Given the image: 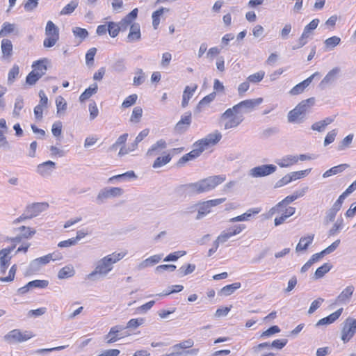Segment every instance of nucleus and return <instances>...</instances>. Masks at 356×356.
<instances>
[{
	"label": "nucleus",
	"mask_w": 356,
	"mask_h": 356,
	"mask_svg": "<svg viewBox=\"0 0 356 356\" xmlns=\"http://www.w3.org/2000/svg\"><path fill=\"white\" fill-rule=\"evenodd\" d=\"M226 177L225 175L210 176L197 182L183 185L185 191L190 194H200L213 190L222 184Z\"/></svg>",
	"instance_id": "1"
},
{
	"label": "nucleus",
	"mask_w": 356,
	"mask_h": 356,
	"mask_svg": "<svg viewBox=\"0 0 356 356\" xmlns=\"http://www.w3.org/2000/svg\"><path fill=\"white\" fill-rule=\"evenodd\" d=\"M314 97L302 101L287 115L288 122L291 123H301L304 121L306 114L314 104Z\"/></svg>",
	"instance_id": "2"
},
{
	"label": "nucleus",
	"mask_w": 356,
	"mask_h": 356,
	"mask_svg": "<svg viewBox=\"0 0 356 356\" xmlns=\"http://www.w3.org/2000/svg\"><path fill=\"white\" fill-rule=\"evenodd\" d=\"M243 120V115L234 107L227 109L220 117V123L225 130L236 128Z\"/></svg>",
	"instance_id": "3"
},
{
	"label": "nucleus",
	"mask_w": 356,
	"mask_h": 356,
	"mask_svg": "<svg viewBox=\"0 0 356 356\" xmlns=\"http://www.w3.org/2000/svg\"><path fill=\"white\" fill-rule=\"evenodd\" d=\"M113 266L107 257H104L96 263L95 270L88 274L87 277L90 280H95L97 275L105 277L113 270Z\"/></svg>",
	"instance_id": "4"
},
{
	"label": "nucleus",
	"mask_w": 356,
	"mask_h": 356,
	"mask_svg": "<svg viewBox=\"0 0 356 356\" xmlns=\"http://www.w3.org/2000/svg\"><path fill=\"white\" fill-rule=\"evenodd\" d=\"M33 337V334L29 331L21 332L18 329H14L8 332L4 337V340L9 343H21L26 341Z\"/></svg>",
	"instance_id": "5"
},
{
	"label": "nucleus",
	"mask_w": 356,
	"mask_h": 356,
	"mask_svg": "<svg viewBox=\"0 0 356 356\" xmlns=\"http://www.w3.org/2000/svg\"><path fill=\"white\" fill-rule=\"evenodd\" d=\"M356 333V319L348 317L343 323L341 339L343 343L349 341Z\"/></svg>",
	"instance_id": "6"
},
{
	"label": "nucleus",
	"mask_w": 356,
	"mask_h": 356,
	"mask_svg": "<svg viewBox=\"0 0 356 356\" xmlns=\"http://www.w3.org/2000/svg\"><path fill=\"white\" fill-rule=\"evenodd\" d=\"M276 170V165L264 164L251 168L248 172V175L252 178L263 177L273 174Z\"/></svg>",
	"instance_id": "7"
},
{
	"label": "nucleus",
	"mask_w": 356,
	"mask_h": 356,
	"mask_svg": "<svg viewBox=\"0 0 356 356\" xmlns=\"http://www.w3.org/2000/svg\"><path fill=\"white\" fill-rule=\"evenodd\" d=\"M125 329L126 327L121 325L113 326L105 336L106 343H113L124 337H129L130 334L127 332H124Z\"/></svg>",
	"instance_id": "8"
},
{
	"label": "nucleus",
	"mask_w": 356,
	"mask_h": 356,
	"mask_svg": "<svg viewBox=\"0 0 356 356\" xmlns=\"http://www.w3.org/2000/svg\"><path fill=\"white\" fill-rule=\"evenodd\" d=\"M263 102L262 98L246 99L234 105L233 107L243 115L244 113H248L252 111L256 106H259Z\"/></svg>",
	"instance_id": "9"
},
{
	"label": "nucleus",
	"mask_w": 356,
	"mask_h": 356,
	"mask_svg": "<svg viewBox=\"0 0 356 356\" xmlns=\"http://www.w3.org/2000/svg\"><path fill=\"white\" fill-rule=\"evenodd\" d=\"M123 193V190L119 187L104 188L99 192L97 196V203L102 204L105 200L110 197H120Z\"/></svg>",
	"instance_id": "10"
},
{
	"label": "nucleus",
	"mask_w": 356,
	"mask_h": 356,
	"mask_svg": "<svg viewBox=\"0 0 356 356\" xmlns=\"http://www.w3.org/2000/svg\"><path fill=\"white\" fill-rule=\"evenodd\" d=\"M225 201V198H219L211 200H208L206 202H203L200 204L197 215L196 216L197 220H200L207 214L210 213L211 208L213 207H216Z\"/></svg>",
	"instance_id": "11"
},
{
	"label": "nucleus",
	"mask_w": 356,
	"mask_h": 356,
	"mask_svg": "<svg viewBox=\"0 0 356 356\" xmlns=\"http://www.w3.org/2000/svg\"><path fill=\"white\" fill-rule=\"evenodd\" d=\"M222 138V134L218 131H216L207 135L205 138L199 140L197 141V145H201L204 149H207L209 146L216 145Z\"/></svg>",
	"instance_id": "12"
},
{
	"label": "nucleus",
	"mask_w": 356,
	"mask_h": 356,
	"mask_svg": "<svg viewBox=\"0 0 356 356\" xmlns=\"http://www.w3.org/2000/svg\"><path fill=\"white\" fill-rule=\"evenodd\" d=\"M204 151L201 145H197V141L193 144V149L189 153L186 154L181 157L178 161V164H184L187 161H192Z\"/></svg>",
	"instance_id": "13"
},
{
	"label": "nucleus",
	"mask_w": 356,
	"mask_h": 356,
	"mask_svg": "<svg viewBox=\"0 0 356 356\" xmlns=\"http://www.w3.org/2000/svg\"><path fill=\"white\" fill-rule=\"evenodd\" d=\"M191 123V113H187L181 116V120L176 124L174 129L177 134L184 133Z\"/></svg>",
	"instance_id": "14"
},
{
	"label": "nucleus",
	"mask_w": 356,
	"mask_h": 356,
	"mask_svg": "<svg viewBox=\"0 0 356 356\" xmlns=\"http://www.w3.org/2000/svg\"><path fill=\"white\" fill-rule=\"evenodd\" d=\"M162 259V254H154L142 261L136 266V270L140 271L146 268L153 266Z\"/></svg>",
	"instance_id": "15"
},
{
	"label": "nucleus",
	"mask_w": 356,
	"mask_h": 356,
	"mask_svg": "<svg viewBox=\"0 0 356 356\" xmlns=\"http://www.w3.org/2000/svg\"><path fill=\"white\" fill-rule=\"evenodd\" d=\"M319 75L318 72H315L309 77L302 81L301 83L295 86L289 92L291 95H297L301 94L305 89L309 86L314 77Z\"/></svg>",
	"instance_id": "16"
},
{
	"label": "nucleus",
	"mask_w": 356,
	"mask_h": 356,
	"mask_svg": "<svg viewBox=\"0 0 356 356\" xmlns=\"http://www.w3.org/2000/svg\"><path fill=\"white\" fill-rule=\"evenodd\" d=\"M56 168V163L53 161H48L39 164L37 166V172L42 177L49 176Z\"/></svg>",
	"instance_id": "17"
},
{
	"label": "nucleus",
	"mask_w": 356,
	"mask_h": 356,
	"mask_svg": "<svg viewBox=\"0 0 356 356\" xmlns=\"http://www.w3.org/2000/svg\"><path fill=\"white\" fill-rule=\"evenodd\" d=\"M167 147V143L164 139H159L154 143L147 151V157H153L159 154L160 152Z\"/></svg>",
	"instance_id": "18"
},
{
	"label": "nucleus",
	"mask_w": 356,
	"mask_h": 356,
	"mask_svg": "<svg viewBox=\"0 0 356 356\" xmlns=\"http://www.w3.org/2000/svg\"><path fill=\"white\" fill-rule=\"evenodd\" d=\"M314 238V234H310L307 236H302L300 238L299 243L297 244L296 251L300 252L306 251L309 246L312 243Z\"/></svg>",
	"instance_id": "19"
},
{
	"label": "nucleus",
	"mask_w": 356,
	"mask_h": 356,
	"mask_svg": "<svg viewBox=\"0 0 356 356\" xmlns=\"http://www.w3.org/2000/svg\"><path fill=\"white\" fill-rule=\"evenodd\" d=\"M343 312V308H340L334 313L331 314L327 317L323 318L320 319L316 324V327H319L321 325H329L334 323L336 320H337L339 316L341 315Z\"/></svg>",
	"instance_id": "20"
},
{
	"label": "nucleus",
	"mask_w": 356,
	"mask_h": 356,
	"mask_svg": "<svg viewBox=\"0 0 356 356\" xmlns=\"http://www.w3.org/2000/svg\"><path fill=\"white\" fill-rule=\"evenodd\" d=\"M298 161V157L296 155H286L280 159H277L275 163L281 168H289Z\"/></svg>",
	"instance_id": "21"
},
{
	"label": "nucleus",
	"mask_w": 356,
	"mask_h": 356,
	"mask_svg": "<svg viewBox=\"0 0 356 356\" xmlns=\"http://www.w3.org/2000/svg\"><path fill=\"white\" fill-rule=\"evenodd\" d=\"M141 38L140 25L138 23H134L131 25L129 33L127 35V40L129 42L138 41Z\"/></svg>",
	"instance_id": "22"
},
{
	"label": "nucleus",
	"mask_w": 356,
	"mask_h": 356,
	"mask_svg": "<svg viewBox=\"0 0 356 356\" xmlns=\"http://www.w3.org/2000/svg\"><path fill=\"white\" fill-rule=\"evenodd\" d=\"M261 211V209L259 208H252L248 210L245 213L242 215L238 216L236 217L232 218L229 220V222H241V221H248L250 218L255 214L259 213Z\"/></svg>",
	"instance_id": "23"
},
{
	"label": "nucleus",
	"mask_w": 356,
	"mask_h": 356,
	"mask_svg": "<svg viewBox=\"0 0 356 356\" xmlns=\"http://www.w3.org/2000/svg\"><path fill=\"white\" fill-rule=\"evenodd\" d=\"M354 289L355 288L353 285L346 287L337 296V301L343 304L347 303L352 297Z\"/></svg>",
	"instance_id": "24"
},
{
	"label": "nucleus",
	"mask_w": 356,
	"mask_h": 356,
	"mask_svg": "<svg viewBox=\"0 0 356 356\" xmlns=\"http://www.w3.org/2000/svg\"><path fill=\"white\" fill-rule=\"evenodd\" d=\"M47 59L39 60L34 62L32 65V71L37 74H38V75L42 77L44 74H45L47 70Z\"/></svg>",
	"instance_id": "25"
},
{
	"label": "nucleus",
	"mask_w": 356,
	"mask_h": 356,
	"mask_svg": "<svg viewBox=\"0 0 356 356\" xmlns=\"http://www.w3.org/2000/svg\"><path fill=\"white\" fill-rule=\"evenodd\" d=\"M2 58H9L13 54V44L8 39H3L1 44Z\"/></svg>",
	"instance_id": "26"
},
{
	"label": "nucleus",
	"mask_w": 356,
	"mask_h": 356,
	"mask_svg": "<svg viewBox=\"0 0 356 356\" xmlns=\"http://www.w3.org/2000/svg\"><path fill=\"white\" fill-rule=\"evenodd\" d=\"M47 207L45 203H35L29 206L26 209V213L29 214L31 218L38 216L43 209Z\"/></svg>",
	"instance_id": "27"
},
{
	"label": "nucleus",
	"mask_w": 356,
	"mask_h": 356,
	"mask_svg": "<svg viewBox=\"0 0 356 356\" xmlns=\"http://www.w3.org/2000/svg\"><path fill=\"white\" fill-rule=\"evenodd\" d=\"M14 248L15 245L0 250V268H7V265L8 264L10 259V257H8V254L13 250Z\"/></svg>",
	"instance_id": "28"
},
{
	"label": "nucleus",
	"mask_w": 356,
	"mask_h": 356,
	"mask_svg": "<svg viewBox=\"0 0 356 356\" xmlns=\"http://www.w3.org/2000/svg\"><path fill=\"white\" fill-rule=\"evenodd\" d=\"M45 35L47 37L59 38V29L51 21H48L45 27Z\"/></svg>",
	"instance_id": "29"
},
{
	"label": "nucleus",
	"mask_w": 356,
	"mask_h": 356,
	"mask_svg": "<svg viewBox=\"0 0 356 356\" xmlns=\"http://www.w3.org/2000/svg\"><path fill=\"white\" fill-rule=\"evenodd\" d=\"M197 88V85H195L193 88H191L190 86H186L184 90L183 96H182V102H181V106L183 107H186L188 104L189 99L193 96L194 92L196 90Z\"/></svg>",
	"instance_id": "30"
},
{
	"label": "nucleus",
	"mask_w": 356,
	"mask_h": 356,
	"mask_svg": "<svg viewBox=\"0 0 356 356\" xmlns=\"http://www.w3.org/2000/svg\"><path fill=\"white\" fill-rule=\"evenodd\" d=\"M75 274V270L71 265L65 266L62 268L58 273V277L59 279L69 278Z\"/></svg>",
	"instance_id": "31"
},
{
	"label": "nucleus",
	"mask_w": 356,
	"mask_h": 356,
	"mask_svg": "<svg viewBox=\"0 0 356 356\" xmlns=\"http://www.w3.org/2000/svg\"><path fill=\"white\" fill-rule=\"evenodd\" d=\"M136 177H136L135 172L134 171L131 170V171H127L125 173L115 175V176L110 177L108 179V183H113V181L114 180L124 181V180L129 179H135Z\"/></svg>",
	"instance_id": "32"
},
{
	"label": "nucleus",
	"mask_w": 356,
	"mask_h": 356,
	"mask_svg": "<svg viewBox=\"0 0 356 356\" xmlns=\"http://www.w3.org/2000/svg\"><path fill=\"white\" fill-rule=\"evenodd\" d=\"M98 86L97 83L92 84L88 88L86 89L85 91L80 95L79 101L83 102L89 99L92 95L95 94L97 91Z\"/></svg>",
	"instance_id": "33"
},
{
	"label": "nucleus",
	"mask_w": 356,
	"mask_h": 356,
	"mask_svg": "<svg viewBox=\"0 0 356 356\" xmlns=\"http://www.w3.org/2000/svg\"><path fill=\"white\" fill-rule=\"evenodd\" d=\"M348 166L349 165L348 164H341V165L332 167L330 170L325 171L323 174V177L327 178L332 175H334L338 173H340V172H343V170H345L347 168H348Z\"/></svg>",
	"instance_id": "34"
},
{
	"label": "nucleus",
	"mask_w": 356,
	"mask_h": 356,
	"mask_svg": "<svg viewBox=\"0 0 356 356\" xmlns=\"http://www.w3.org/2000/svg\"><path fill=\"white\" fill-rule=\"evenodd\" d=\"M293 200L291 198L290 195L286 196L284 200L277 204L275 207H273L270 209V212L272 214L275 213H280V211H283V208L286 207L289 204L291 203Z\"/></svg>",
	"instance_id": "35"
},
{
	"label": "nucleus",
	"mask_w": 356,
	"mask_h": 356,
	"mask_svg": "<svg viewBox=\"0 0 356 356\" xmlns=\"http://www.w3.org/2000/svg\"><path fill=\"white\" fill-rule=\"evenodd\" d=\"M241 284L240 282H234L232 284L227 285L222 287L220 291V295L228 296L232 294L236 290L241 287Z\"/></svg>",
	"instance_id": "36"
},
{
	"label": "nucleus",
	"mask_w": 356,
	"mask_h": 356,
	"mask_svg": "<svg viewBox=\"0 0 356 356\" xmlns=\"http://www.w3.org/2000/svg\"><path fill=\"white\" fill-rule=\"evenodd\" d=\"M134 77L133 80V85L135 86H138L143 84L146 80V75L143 70L140 68H138L134 72Z\"/></svg>",
	"instance_id": "37"
},
{
	"label": "nucleus",
	"mask_w": 356,
	"mask_h": 356,
	"mask_svg": "<svg viewBox=\"0 0 356 356\" xmlns=\"http://www.w3.org/2000/svg\"><path fill=\"white\" fill-rule=\"evenodd\" d=\"M172 159L170 154L157 157L152 164L153 168H159L168 163Z\"/></svg>",
	"instance_id": "38"
},
{
	"label": "nucleus",
	"mask_w": 356,
	"mask_h": 356,
	"mask_svg": "<svg viewBox=\"0 0 356 356\" xmlns=\"http://www.w3.org/2000/svg\"><path fill=\"white\" fill-rule=\"evenodd\" d=\"M339 72V69L338 67L333 68L330 70L326 76L323 78V79L321 82V86H325L327 83L333 82L338 73Z\"/></svg>",
	"instance_id": "39"
},
{
	"label": "nucleus",
	"mask_w": 356,
	"mask_h": 356,
	"mask_svg": "<svg viewBox=\"0 0 356 356\" xmlns=\"http://www.w3.org/2000/svg\"><path fill=\"white\" fill-rule=\"evenodd\" d=\"M79 0H72L67 4L60 12V15H67L72 13L79 5Z\"/></svg>",
	"instance_id": "40"
},
{
	"label": "nucleus",
	"mask_w": 356,
	"mask_h": 356,
	"mask_svg": "<svg viewBox=\"0 0 356 356\" xmlns=\"http://www.w3.org/2000/svg\"><path fill=\"white\" fill-rule=\"evenodd\" d=\"M332 266L330 263H325L321 266L316 270L314 273L315 279H320L323 277L327 272H329Z\"/></svg>",
	"instance_id": "41"
},
{
	"label": "nucleus",
	"mask_w": 356,
	"mask_h": 356,
	"mask_svg": "<svg viewBox=\"0 0 356 356\" xmlns=\"http://www.w3.org/2000/svg\"><path fill=\"white\" fill-rule=\"evenodd\" d=\"M56 105L58 115H63L67 110V102L62 96H58L56 99Z\"/></svg>",
	"instance_id": "42"
},
{
	"label": "nucleus",
	"mask_w": 356,
	"mask_h": 356,
	"mask_svg": "<svg viewBox=\"0 0 356 356\" xmlns=\"http://www.w3.org/2000/svg\"><path fill=\"white\" fill-rule=\"evenodd\" d=\"M19 74V67L17 65L15 64L10 68L8 74L7 83L8 85H12Z\"/></svg>",
	"instance_id": "43"
},
{
	"label": "nucleus",
	"mask_w": 356,
	"mask_h": 356,
	"mask_svg": "<svg viewBox=\"0 0 356 356\" xmlns=\"http://www.w3.org/2000/svg\"><path fill=\"white\" fill-rule=\"evenodd\" d=\"M41 267L42 266H40V263L35 259L30 263L29 267L27 268V269L26 270L25 275H33V274L36 273L37 272H38L40 270Z\"/></svg>",
	"instance_id": "44"
},
{
	"label": "nucleus",
	"mask_w": 356,
	"mask_h": 356,
	"mask_svg": "<svg viewBox=\"0 0 356 356\" xmlns=\"http://www.w3.org/2000/svg\"><path fill=\"white\" fill-rule=\"evenodd\" d=\"M216 92H212L207 96H205L197 104L196 109L198 111H201V109L203 106L208 105L211 102H213L216 97Z\"/></svg>",
	"instance_id": "45"
},
{
	"label": "nucleus",
	"mask_w": 356,
	"mask_h": 356,
	"mask_svg": "<svg viewBox=\"0 0 356 356\" xmlns=\"http://www.w3.org/2000/svg\"><path fill=\"white\" fill-rule=\"evenodd\" d=\"M165 10L168 11V9L161 8L152 13V25L154 29L158 28L160 23V17L163 15Z\"/></svg>",
	"instance_id": "46"
},
{
	"label": "nucleus",
	"mask_w": 356,
	"mask_h": 356,
	"mask_svg": "<svg viewBox=\"0 0 356 356\" xmlns=\"http://www.w3.org/2000/svg\"><path fill=\"white\" fill-rule=\"evenodd\" d=\"M144 323L145 319L143 318H132L127 322L124 327H126V329H136Z\"/></svg>",
	"instance_id": "47"
},
{
	"label": "nucleus",
	"mask_w": 356,
	"mask_h": 356,
	"mask_svg": "<svg viewBox=\"0 0 356 356\" xmlns=\"http://www.w3.org/2000/svg\"><path fill=\"white\" fill-rule=\"evenodd\" d=\"M24 107V99L22 96H18L15 99L14 110L13 114L15 117H18L20 113V111Z\"/></svg>",
	"instance_id": "48"
},
{
	"label": "nucleus",
	"mask_w": 356,
	"mask_h": 356,
	"mask_svg": "<svg viewBox=\"0 0 356 356\" xmlns=\"http://www.w3.org/2000/svg\"><path fill=\"white\" fill-rule=\"evenodd\" d=\"M107 29L110 36L112 38H115L120 31V28H119L118 24L113 22H108Z\"/></svg>",
	"instance_id": "49"
},
{
	"label": "nucleus",
	"mask_w": 356,
	"mask_h": 356,
	"mask_svg": "<svg viewBox=\"0 0 356 356\" xmlns=\"http://www.w3.org/2000/svg\"><path fill=\"white\" fill-rule=\"evenodd\" d=\"M125 255L126 252H113L106 256V257H107V259L113 266L114 264L122 259L125 257Z\"/></svg>",
	"instance_id": "50"
},
{
	"label": "nucleus",
	"mask_w": 356,
	"mask_h": 356,
	"mask_svg": "<svg viewBox=\"0 0 356 356\" xmlns=\"http://www.w3.org/2000/svg\"><path fill=\"white\" fill-rule=\"evenodd\" d=\"M15 24L8 22L3 23L2 28L0 31V37H4L8 34L14 31Z\"/></svg>",
	"instance_id": "51"
},
{
	"label": "nucleus",
	"mask_w": 356,
	"mask_h": 356,
	"mask_svg": "<svg viewBox=\"0 0 356 356\" xmlns=\"http://www.w3.org/2000/svg\"><path fill=\"white\" fill-rule=\"evenodd\" d=\"M341 42V39L338 36H332L326 39L324 42L326 47L333 49L337 46Z\"/></svg>",
	"instance_id": "52"
},
{
	"label": "nucleus",
	"mask_w": 356,
	"mask_h": 356,
	"mask_svg": "<svg viewBox=\"0 0 356 356\" xmlns=\"http://www.w3.org/2000/svg\"><path fill=\"white\" fill-rule=\"evenodd\" d=\"M72 33L76 38H79L81 40H84L88 36V31L81 27L73 28Z\"/></svg>",
	"instance_id": "53"
},
{
	"label": "nucleus",
	"mask_w": 356,
	"mask_h": 356,
	"mask_svg": "<svg viewBox=\"0 0 356 356\" xmlns=\"http://www.w3.org/2000/svg\"><path fill=\"white\" fill-rule=\"evenodd\" d=\"M21 236L24 238H29L35 234V230L29 227L22 226L19 227Z\"/></svg>",
	"instance_id": "54"
},
{
	"label": "nucleus",
	"mask_w": 356,
	"mask_h": 356,
	"mask_svg": "<svg viewBox=\"0 0 356 356\" xmlns=\"http://www.w3.org/2000/svg\"><path fill=\"white\" fill-rule=\"evenodd\" d=\"M49 284V282L47 280H33L31 281L28 283V286H30L31 289L33 288H40L44 289L46 288Z\"/></svg>",
	"instance_id": "55"
},
{
	"label": "nucleus",
	"mask_w": 356,
	"mask_h": 356,
	"mask_svg": "<svg viewBox=\"0 0 356 356\" xmlns=\"http://www.w3.org/2000/svg\"><path fill=\"white\" fill-rule=\"evenodd\" d=\"M264 76L265 72L264 71H259L257 73L250 75L247 80L250 83H256L260 82L264 79Z\"/></svg>",
	"instance_id": "56"
},
{
	"label": "nucleus",
	"mask_w": 356,
	"mask_h": 356,
	"mask_svg": "<svg viewBox=\"0 0 356 356\" xmlns=\"http://www.w3.org/2000/svg\"><path fill=\"white\" fill-rule=\"evenodd\" d=\"M138 96L136 94L128 96L122 102V107L124 108H129L136 104Z\"/></svg>",
	"instance_id": "57"
},
{
	"label": "nucleus",
	"mask_w": 356,
	"mask_h": 356,
	"mask_svg": "<svg viewBox=\"0 0 356 356\" xmlns=\"http://www.w3.org/2000/svg\"><path fill=\"white\" fill-rule=\"evenodd\" d=\"M143 109L140 106H136L134 108L130 118L131 122H138L142 117Z\"/></svg>",
	"instance_id": "58"
},
{
	"label": "nucleus",
	"mask_w": 356,
	"mask_h": 356,
	"mask_svg": "<svg viewBox=\"0 0 356 356\" xmlns=\"http://www.w3.org/2000/svg\"><path fill=\"white\" fill-rule=\"evenodd\" d=\"M311 171V168L307 169L305 170H300V171H296V172H290V176L291 177V180L296 181L297 179H301L302 177H305L307 176Z\"/></svg>",
	"instance_id": "59"
},
{
	"label": "nucleus",
	"mask_w": 356,
	"mask_h": 356,
	"mask_svg": "<svg viewBox=\"0 0 356 356\" xmlns=\"http://www.w3.org/2000/svg\"><path fill=\"white\" fill-rule=\"evenodd\" d=\"M343 226V220L342 218H339L334 224L332 227L329 230V235H335Z\"/></svg>",
	"instance_id": "60"
},
{
	"label": "nucleus",
	"mask_w": 356,
	"mask_h": 356,
	"mask_svg": "<svg viewBox=\"0 0 356 356\" xmlns=\"http://www.w3.org/2000/svg\"><path fill=\"white\" fill-rule=\"evenodd\" d=\"M40 78L41 76L38 74H37L31 71L26 78V83L29 86H33Z\"/></svg>",
	"instance_id": "61"
},
{
	"label": "nucleus",
	"mask_w": 356,
	"mask_h": 356,
	"mask_svg": "<svg viewBox=\"0 0 356 356\" xmlns=\"http://www.w3.org/2000/svg\"><path fill=\"white\" fill-rule=\"evenodd\" d=\"M337 133L338 131L336 129L329 131L325 138L324 145L327 146L330 143H333L335 140V137L337 136Z\"/></svg>",
	"instance_id": "62"
},
{
	"label": "nucleus",
	"mask_w": 356,
	"mask_h": 356,
	"mask_svg": "<svg viewBox=\"0 0 356 356\" xmlns=\"http://www.w3.org/2000/svg\"><path fill=\"white\" fill-rule=\"evenodd\" d=\"M186 254L185 251H177L168 254L164 259V261H175L181 257Z\"/></svg>",
	"instance_id": "63"
},
{
	"label": "nucleus",
	"mask_w": 356,
	"mask_h": 356,
	"mask_svg": "<svg viewBox=\"0 0 356 356\" xmlns=\"http://www.w3.org/2000/svg\"><path fill=\"white\" fill-rule=\"evenodd\" d=\"M232 236L227 230L222 231L216 238V245L220 243H224L227 241Z\"/></svg>",
	"instance_id": "64"
}]
</instances>
